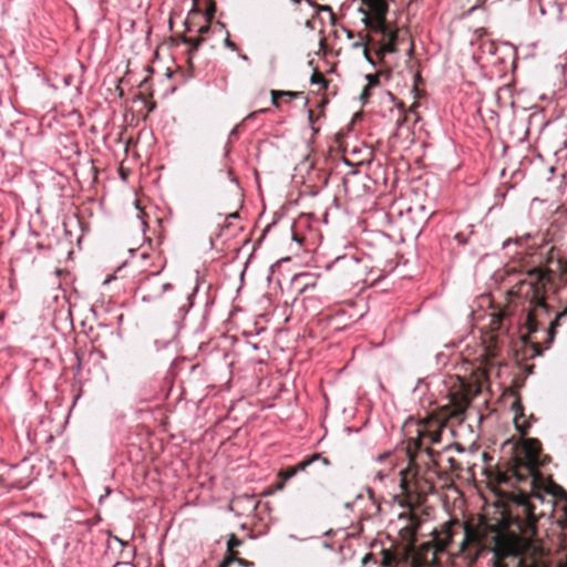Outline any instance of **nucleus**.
Returning a JSON list of instances; mask_svg holds the SVG:
<instances>
[{
	"instance_id": "nucleus-13",
	"label": "nucleus",
	"mask_w": 567,
	"mask_h": 567,
	"mask_svg": "<svg viewBox=\"0 0 567 567\" xmlns=\"http://www.w3.org/2000/svg\"><path fill=\"white\" fill-rule=\"evenodd\" d=\"M482 54L494 55L497 51V45L492 40H482L478 44Z\"/></svg>"
},
{
	"instance_id": "nucleus-18",
	"label": "nucleus",
	"mask_w": 567,
	"mask_h": 567,
	"mask_svg": "<svg viewBox=\"0 0 567 567\" xmlns=\"http://www.w3.org/2000/svg\"><path fill=\"white\" fill-rule=\"evenodd\" d=\"M243 544L241 539H239L235 534H231L227 542V551L234 550L236 547H239Z\"/></svg>"
},
{
	"instance_id": "nucleus-7",
	"label": "nucleus",
	"mask_w": 567,
	"mask_h": 567,
	"mask_svg": "<svg viewBox=\"0 0 567 567\" xmlns=\"http://www.w3.org/2000/svg\"><path fill=\"white\" fill-rule=\"evenodd\" d=\"M539 476V465L525 461L522 457L514 456L506 463L505 468H497L495 473V482L497 484H507L513 480L516 483L530 481V485L534 487L535 482Z\"/></svg>"
},
{
	"instance_id": "nucleus-25",
	"label": "nucleus",
	"mask_w": 567,
	"mask_h": 567,
	"mask_svg": "<svg viewBox=\"0 0 567 567\" xmlns=\"http://www.w3.org/2000/svg\"><path fill=\"white\" fill-rule=\"evenodd\" d=\"M238 565L243 566V567H254V563L250 561V560H247L245 558H240V560H238Z\"/></svg>"
},
{
	"instance_id": "nucleus-9",
	"label": "nucleus",
	"mask_w": 567,
	"mask_h": 567,
	"mask_svg": "<svg viewBox=\"0 0 567 567\" xmlns=\"http://www.w3.org/2000/svg\"><path fill=\"white\" fill-rule=\"evenodd\" d=\"M329 270L337 277L346 281L360 279L364 274V268L360 259L354 256L338 257L330 266Z\"/></svg>"
},
{
	"instance_id": "nucleus-34",
	"label": "nucleus",
	"mask_w": 567,
	"mask_h": 567,
	"mask_svg": "<svg viewBox=\"0 0 567 567\" xmlns=\"http://www.w3.org/2000/svg\"><path fill=\"white\" fill-rule=\"evenodd\" d=\"M353 37H354L353 32L352 31H348V38L352 39Z\"/></svg>"
},
{
	"instance_id": "nucleus-2",
	"label": "nucleus",
	"mask_w": 567,
	"mask_h": 567,
	"mask_svg": "<svg viewBox=\"0 0 567 567\" xmlns=\"http://www.w3.org/2000/svg\"><path fill=\"white\" fill-rule=\"evenodd\" d=\"M566 284L567 260L559 249L551 247L544 265L529 270L509 291L511 296L522 301L524 321L520 338L529 346L530 358L540 355L544 349L550 347L559 321L567 316V306L560 312L554 313L546 301L548 289H557Z\"/></svg>"
},
{
	"instance_id": "nucleus-12",
	"label": "nucleus",
	"mask_w": 567,
	"mask_h": 567,
	"mask_svg": "<svg viewBox=\"0 0 567 567\" xmlns=\"http://www.w3.org/2000/svg\"><path fill=\"white\" fill-rule=\"evenodd\" d=\"M512 410L515 412V417H514V422H515V426L517 429V431L522 434V435H526L527 434V431H528V427L529 425L526 424L525 422L520 423L519 422V417L524 415V408H523V404L520 402L519 399H516L513 403H512Z\"/></svg>"
},
{
	"instance_id": "nucleus-16",
	"label": "nucleus",
	"mask_w": 567,
	"mask_h": 567,
	"mask_svg": "<svg viewBox=\"0 0 567 567\" xmlns=\"http://www.w3.org/2000/svg\"><path fill=\"white\" fill-rule=\"evenodd\" d=\"M200 12H202V10L199 8L198 0H193V8L189 12L187 20H186V28H187L188 32L192 31L190 24H192V20L195 18L194 16L200 14Z\"/></svg>"
},
{
	"instance_id": "nucleus-20",
	"label": "nucleus",
	"mask_w": 567,
	"mask_h": 567,
	"mask_svg": "<svg viewBox=\"0 0 567 567\" xmlns=\"http://www.w3.org/2000/svg\"><path fill=\"white\" fill-rule=\"evenodd\" d=\"M379 76H380V73H374V74H368L367 75V80H368V86L370 89H372L373 86H377L379 84Z\"/></svg>"
},
{
	"instance_id": "nucleus-8",
	"label": "nucleus",
	"mask_w": 567,
	"mask_h": 567,
	"mask_svg": "<svg viewBox=\"0 0 567 567\" xmlns=\"http://www.w3.org/2000/svg\"><path fill=\"white\" fill-rule=\"evenodd\" d=\"M330 465L331 462L328 457L320 453H315L293 466L280 470L278 473L279 482L277 483V488L282 489L288 480L301 472H306L312 476H321Z\"/></svg>"
},
{
	"instance_id": "nucleus-23",
	"label": "nucleus",
	"mask_w": 567,
	"mask_h": 567,
	"mask_svg": "<svg viewBox=\"0 0 567 567\" xmlns=\"http://www.w3.org/2000/svg\"><path fill=\"white\" fill-rule=\"evenodd\" d=\"M280 93H281V96H288L290 99H297L302 94L301 92H295V91H280Z\"/></svg>"
},
{
	"instance_id": "nucleus-11",
	"label": "nucleus",
	"mask_w": 567,
	"mask_h": 567,
	"mask_svg": "<svg viewBox=\"0 0 567 567\" xmlns=\"http://www.w3.org/2000/svg\"><path fill=\"white\" fill-rule=\"evenodd\" d=\"M542 452V444L537 439H526L523 442L522 449L515 456L522 457L525 461L539 464V455Z\"/></svg>"
},
{
	"instance_id": "nucleus-1",
	"label": "nucleus",
	"mask_w": 567,
	"mask_h": 567,
	"mask_svg": "<svg viewBox=\"0 0 567 567\" xmlns=\"http://www.w3.org/2000/svg\"><path fill=\"white\" fill-rule=\"evenodd\" d=\"M507 506L496 512L497 516L481 515L476 523L463 524L464 538L460 550L470 566L486 553H493V567H507L505 559L516 558L519 538L536 534L535 506L523 491L507 493Z\"/></svg>"
},
{
	"instance_id": "nucleus-35",
	"label": "nucleus",
	"mask_w": 567,
	"mask_h": 567,
	"mask_svg": "<svg viewBox=\"0 0 567 567\" xmlns=\"http://www.w3.org/2000/svg\"><path fill=\"white\" fill-rule=\"evenodd\" d=\"M218 567H223V564H219V566H218Z\"/></svg>"
},
{
	"instance_id": "nucleus-3",
	"label": "nucleus",
	"mask_w": 567,
	"mask_h": 567,
	"mask_svg": "<svg viewBox=\"0 0 567 567\" xmlns=\"http://www.w3.org/2000/svg\"><path fill=\"white\" fill-rule=\"evenodd\" d=\"M471 386L462 384L461 389L450 394L446 404L441 405L434 415L422 421H408L404 430L409 436V446L426 453L432 465L421 466L410 454L409 465L400 472V486L405 502L421 506L429 494L435 491V480L440 475V466L434 458L432 444L440 443L442 430L447 424H462L465 412L471 403Z\"/></svg>"
},
{
	"instance_id": "nucleus-21",
	"label": "nucleus",
	"mask_w": 567,
	"mask_h": 567,
	"mask_svg": "<svg viewBox=\"0 0 567 567\" xmlns=\"http://www.w3.org/2000/svg\"><path fill=\"white\" fill-rule=\"evenodd\" d=\"M371 48L374 49L372 45H365L363 49V54L368 62H370L372 65H375V60L370 52Z\"/></svg>"
},
{
	"instance_id": "nucleus-29",
	"label": "nucleus",
	"mask_w": 567,
	"mask_h": 567,
	"mask_svg": "<svg viewBox=\"0 0 567 567\" xmlns=\"http://www.w3.org/2000/svg\"><path fill=\"white\" fill-rule=\"evenodd\" d=\"M370 90L371 89L368 85L364 87V90H363V92L361 94V99L362 100H365V99H368L370 96Z\"/></svg>"
},
{
	"instance_id": "nucleus-26",
	"label": "nucleus",
	"mask_w": 567,
	"mask_h": 567,
	"mask_svg": "<svg viewBox=\"0 0 567 567\" xmlns=\"http://www.w3.org/2000/svg\"><path fill=\"white\" fill-rule=\"evenodd\" d=\"M449 463L451 464V470H453V471L461 470V466L458 465V463L453 457L449 458Z\"/></svg>"
},
{
	"instance_id": "nucleus-17",
	"label": "nucleus",
	"mask_w": 567,
	"mask_h": 567,
	"mask_svg": "<svg viewBox=\"0 0 567 567\" xmlns=\"http://www.w3.org/2000/svg\"><path fill=\"white\" fill-rule=\"evenodd\" d=\"M392 564L390 566H382V567H429L433 566L434 564H421V563H406V566L404 561H391Z\"/></svg>"
},
{
	"instance_id": "nucleus-6",
	"label": "nucleus",
	"mask_w": 567,
	"mask_h": 567,
	"mask_svg": "<svg viewBox=\"0 0 567 567\" xmlns=\"http://www.w3.org/2000/svg\"><path fill=\"white\" fill-rule=\"evenodd\" d=\"M141 258L144 261L141 266L144 277L140 280L138 289L143 292V300L159 299L166 291L173 289L171 282L161 281L157 278L166 267V258L161 250L156 249H152V252H142Z\"/></svg>"
},
{
	"instance_id": "nucleus-19",
	"label": "nucleus",
	"mask_w": 567,
	"mask_h": 567,
	"mask_svg": "<svg viewBox=\"0 0 567 567\" xmlns=\"http://www.w3.org/2000/svg\"><path fill=\"white\" fill-rule=\"evenodd\" d=\"M485 355L487 361H492L497 355L496 344L488 346L485 348Z\"/></svg>"
},
{
	"instance_id": "nucleus-22",
	"label": "nucleus",
	"mask_w": 567,
	"mask_h": 567,
	"mask_svg": "<svg viewBox=\"0 0 567 567\" xmlns=\"http://www.w3.org/2000/svg\"><path fill=\"white\" fill-rule=\"evenodd\" d=\"M270 94H271V103H272V105H275L276 107H279L278 99L281 96L280 91L271 90Z\"/></svg>"
},
{
	"instance_id": "nucleus-14",
	"label": "nucleus",
	"mask_w": 567,
	"mask_h": 567,
	"mask_svg": "<svg viewBox=\"0 0 567 567\" xmlns=\"http://www.w3.org/2000/svg\"><path fill=\"white\" fill-rule=\"evenodd\" d=\"M241 557H239V551L236 549L231 551H227V555L224 557L220 564H223V567H229L233 563H237L240 560Z\"/></svg>"
},
{
	"instance_id": "nucleus-10",
	"label": "nucleus",
	"mask_w": 567,
	"mask_h": 567,
	"mask_svg": "<svg viewBox=\"0 0 567 567\" xmlns=\"http://www.w3.org/2000/svg\"><path fill=\"white\" fill-rule=\"evenodd\" d=\"M215 12H216V3H215V1L214 0H207V7H206V10H205L206 24L202 25L198 29V31H197L198 35L196 38L186 37V35L182 37L183 43L189 45V49H188L189 53H192L195 50H197L198 47L200 45V43L204 41V34L207 33L210 30V22H212L214 16H215Z\"/></svg>"
},
{
	"instance_id": "nucleus-31",
	"label": "nucleus",
	"mask_w": 567,
	"mask_h": 567,
	"mask_svg": "<svg viewBox=\"0 0 567 567\" xmlns=\"http://www.w3.org/2000/svg\"><path fill=\"white\" fill-rule=\"evenodd\" d=\"M517 567H538V566H535V565H529V566H527V565H525V564H524V561H523V560H518V563H517Z\"/></svg>"
},
{
	"instance_id": "nucleus-24",
	"label": "nucleus",
	"mask_w": 567,
	"mask_h": 567,
	"mask_svg": "<svg viewBox=\"0 0 567 567\" xmlns=\"http://www.w3.org/2000/svg\"><path fill=\"white\" fill-rule=\"evenodd\" d=\"M475 34L477 37V41L481 42L484 40L483 38L487 34V32L484 28H478L475 30Z\"/></svg>"
},
{
	"instance_id": "nucleus-27",
	"label": "nucleus",
	"mask_w": 567,
	"mask_h": 567,
	"mask_svg": "<svg viewBox=\"0 0 567 567\" xmlns=\"http://www.w3.org/2000/svg\"><path fill=\"white\" fill-rule=\"evenodd\" d=\"M225 45L228 47L231 50H237V45L229 39V37H226L224 41Z\"/></svg>"
},
{
	"instance_id": "nucleus-4",
	"label": "nucleus",
	"mask_w": 567,
	"mask_h": 567,
	"mask_svg": "<svg viewBox=\"0 0 567 567\" xmlns=\"http://www.w3.org/2000/svg\"><path fill=\"white\" fill-rule=\"evenodd\" d=\"M404 508L396 518L390 522V528L396 534V538L389 548L381 551V566H390L391 561L437 564V554L445 551L454 536V527H460L457 519L444 523L440 529H434L433 538L416 548L417 532L423 518L417 513L419 505L405 502Z\"/></svg>"
},
{
	"instance_id": "nucleus-33",
	"label": "nucleus",
	"mask_w": 567,
	"mask_h": 567,
	"mask_svg": "<svg viewBox=\"0 0 567 567\" xmlns=\"http://www.w3.org/2000/svg\"><path fill=\"white\" fill-rule=\"evenodd\" d=\"M419 106V103L417 102H414L411 107H410V112H414L415 109Z\"/></svg>"
},
{
	"instance_id": "nucleus-30",
	"label": "nucleus",
	"mask_w": 567,
	"mask_h": 567,
	"mask_svg": "<svg viewBox=\"0 0 567 567\" xmlns=\"http://www.w3.org/2000/svg\"><path fill=\"white\" fill-rule=\"evenodd\" d=\"M264 112H266L265 109L251 112L245 120L247 121V120L254 118L258 113H264Z\"/></svg>"
},
{
	"instance_id": "nucleus-15",
	"label": "nucleus",
	"mask_w": 567,
	"mask_h": 567,
	"mask_svg": "<svg viewBox=\"0 0 567 567\" xmlns=\"http://www.w3.org/2000/svg\"><path fill=\"white\" fill-rule=\"evenodd\" d=\"M310 82H311V84H320L323 90H326L328 87L327 79L317 69L313 71V73L311 75V79H310Z\"/></svg>"
},
{
	"instance_id": "nucleus-32",
	"label": "nucleus",
	"mask_w": 567,
	"mask_h": 567,
	"mask_svg": "<svg viewBox=\"0 0 567 567\" xmlns=\"http://www.w3.org/2000/svg\"><path fill=\"white\" fill-rule=\"evenodd\" d=\"M370 558H372V554H367L362 559V563L365 564L367 561H369Z\"/></svg>"
},
{
	"instance_id": "nucleus-5",
	"label": "nucleus",
	"mask_w": 567,
	"mask_h": 567,
	"mask_svg": "<svg viewBox=\"0 0 567 567\" xmlns=\"http://www.w3.org/2000/svg\"><path fill=\"white\" fill-rule=\"evenodd\" d=\"M359 11L362 13V22L365 33L360 32L359 41L353 43L354 48L364 49L365 45L374 48L375 56L383 61L386 53L396 51L398 30L392 29L386 20L389 6L385 0H361Z\"/></svg>"
},
{
	"instance_id": "nucleus-28",
	"label": "nucleus",
	"mask_w": 567,
	"mask_h": 567,
	"mask_svg": "<svg viewBox=\"0 0 567 567\" xmlns=\"http://www.w3.org/2000/svg\"><path fill=\"white\" fill-rule=\"evenodd\" d=\"M318 118L313 110H308V120L311 124L315 123V121Z\"/></svg>"
}]
</instances>
